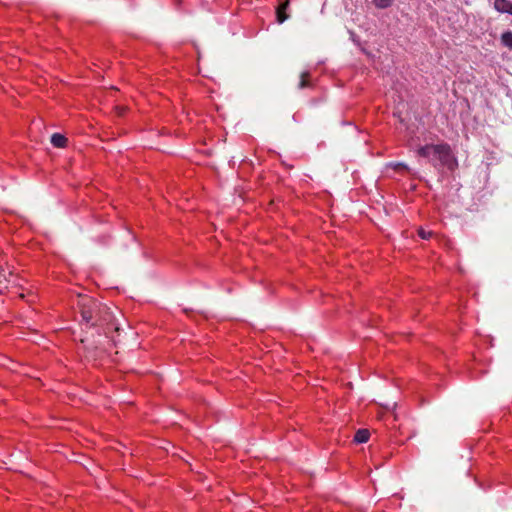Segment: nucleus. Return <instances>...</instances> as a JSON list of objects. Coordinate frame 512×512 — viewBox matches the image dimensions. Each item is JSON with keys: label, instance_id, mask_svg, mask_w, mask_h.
I'll return each mask as SVG.
<instances>
[{"label": "nucleus", "instance_id": "7", "mask_svg": "<svg viewBox=\"0 0 512 512\" xmlns=\"http://www.w3.org/2000/svg\"><path fill=\"white\" fill-rule=\"evenodd\" d=\"M394 0H373L374 5L377 8L385 9L392 5Z\"/></svg>", "mask_w": 512, "mask_h": 512}, {"label": "nucleus", "instance_id": "8", "mask_svg": "<svg viewBox=\"0 0 512 512\" xmlns=\"http://www.w3.org/2000/svg\"><path fill=\"white\" fill-rule=\"evenodd\" d=\"M309 77V73L308 72H303L301 74V79H300V82H299V88L300 89H303V88H306L309 86V82L307 80V78Z\"/></svg>", "mask_w": 512, "mask_h": 512}, {"label": "nucleus", "instance_id": "10", "mask_svg": "<svg viewBox=\"0 0 512 512\" xmlns=\"http://www.w3.org/2000/svg\"><path fill=\"white\" fill-rule=\"evenodd\" d=\"M418 235L422 238V239H428L431 235L430 232H426L424 229H419L418 231Z\"/></svg>", "mask_w": 512, "mask_h": 512}, {"label": "nucleus", "instance_id": "1", "mask_svg": "<svg viewBox=\"0 0 512 512\" xmlns=\"http://www.w3.org/2000/svg\"><path fill=\"white\" fill-rule=\"evenodd\" d=\"M416 153L419 157L427 159L435 168H447L454 171L458 166V161L447 143L426 144L420 146Z\"/></svg>", "mask_w": 512, "mask_h": 512}, {"label": "nucleus", "instance_id": "11", "mask_svg": "<svg viewBox=\"0 0 512 512\" xmlns=\"http://www.w3.org/2000/svg\"><path fill=\"white\" fill-rule=\"evenodd\" d=\"M289 5V0H286L283 4L279 5L278 8H281L282 11H285Z\"/></svg>", "mask_w": 512, "mask_h": 512}, {"label": "nucleus", "instance_id": "4", "mask_svg": "<svg viewBox=\"0 0 512 512\" xmlns=\"http://www.w3.org/2000/svg\"><path fill=\"white\" fill-rule=\"evenodd\" d=\"M51 143L53 144L54 147L64 148L67 143V138L62 134L54 133L51 136Z\"/></svg>", "mask_w": 512, "mask_h": 512}, {"label": "nucleus", "instance_id": "3", "mask_svg": "<svg viewBox=\"0 0 512 512\" xmlns=\"http://www.w3.org/2000/svg\"><path fill=\"white\" fill-rule=\"evenodd\" d=\"M493 7L499 13L512 15V2L509 0H495Z\"/></svg>", "mask_w": 512, "mask_h": 512}, {"label": "nucleus", "instance_id": "9", "mask_svg": "<svg viewBox=\"0 0 512 512\" xmlns=\"http://www.w3.org/2000/svg\"><path fill=\"white\" fill-rule=\"evenodd\" d=\"M288 18V15L285 11H282L281 8H277V20L279 23H283Z\"/></svg>", "mask_w": 512, "mask_h": 512}, {"label": "nucleus", "instance_id": "5", "mask_svg": "<svg viewBox=\"0 0 512 512\" xmlns=\"http://www.w3.org/2000/svg\"><path fill=\"white\" fill-rule=\"evenodd\" d=\"M370 433L367 429H359L354 436V441L357 443H365L369 440Z\"/></svg>", "mask_w": 512, "mask_h": 512}, {"label": "nucleus", "instance_id": "2", "mask_svg": "<svg viewBox=\"0 0 512 512\" xmlns=\"http://www.w3.org/2000/svg\"><path fill=\"white\" fill-rule=\"evenodd\" d=\"M79 308L82 320L92 326L102 325L103 322H107L110 318V314L106 309L89 297L81 298Z\"/></svg>", "mask_w": 512, "mask_h": 512}, {"label": "nucleus", "instance_id": "6", "mask_svg": "<svg viewBox=\"0 0 512 512\" xmlns=\"http://www.w3.org/2000/svg\"><path fill=\"white\" fill-rule=\"evenodd\" d=\"M501 43L503 46L512 50V32L506 31L501 35Z\"/></svg>", "mask_w": 512, "mask_h": 512}, {"label": "nucleus", "instance_id": "12", "mask_svg": "<svg viewBox=\"0 0 512 512\" xmlns=\"http://www.w3.org/2000/svg\"><path fill=\"white\" fill-rule=\"evenodd\" d=\"M398 166L406 168V166L404 164H399Z\"/></svg>", "mask_w": 512, "mask_h": 512}]
</instances>
